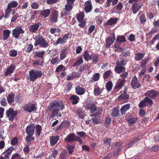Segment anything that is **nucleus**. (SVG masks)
Instances as JSON below:
<instances>
[{
	"label": "nucleus",
	"mask_w": 159,
	"mask_h": 159,
	"mask_svg": "<svg viewBox=\"0 0 159 159\" xmlns=\"http://www.w3.org/2000/svg\"><path fill=\"white\" fill-rule=\"evenodd\" d=\"M9 54L11 57H15L17 55V51L14 49L11 50L9 51Z\"/></svg>",
	"instance_id": "obj_58"
},
{
	"label": "nucleus",
	"mask_w": 159,
	"mask_h": 159,
	"mask_svg": "<svg viewBox=\"0 0 159 159\" xmlns=\"http://www.w3.org/2000/svg\"><path fill=\"white\" fill-rule=\"evenodd\" d=\"M50 12V10L48 9L43 10L41 11L40 15L43 16L44 17L46 18L49 16Z\"/></svg>",
	"instance_id": "obj_36"
},
{
	"label": "nucleus",
	"mask_w": 159,
	"mask_h": 159,
	"mask_svg": "<svg viewBox=\"0 0 159 159\" xmlns=\"http://www.w3.org/2000/svg\"><path fill=\"white\" fill-rule=\"evenodd\" d=\"M145 55V52H138L135 53L134 55V59L137 61L141 60L143 58Z\"/></svg>",
	"instance_id": "obj_29"
},
{
	"label": "nucleus",
	"mask_w": 159,
	"mask_h": 159,
	"mask_svg": "<svg viewBox=\"0 0 159 159\" xmlns=\"http://www.w3.org/2000/svg\"><path fill=\"white\" fill-rule=\"evenodd\" d=\"M153 103L152 99L146 97L143 100L140 102L138 104V107L140 108H143L145 107H150L152 106Z\"/></svg>",
	"instance_id": "obj_5"
},
{
	"label": "nucleus",
	"mask_w": 159,
	"mask_h": 159,
	"mask_svg": "<svg viewBox=\"0 0 159 159\" xmlns=\"http://www.w3.org/2000/svg\"><path fill=\"white\" fill-rule=\"evenodd\" d=\"M138 118L137 117H134L129 118L127 119L129 125H132L133 124L135 123L138 120Z\"/></svg>",
	"instance_id": "obj_38"
},
{
	"label": "nucleus",
	"mask_w": 159,
	"mask_h": 159,
	"mask_svg": "<svg viewBox=\"0 0 159 159\" xmlns=\"http://www.w3.org/2000/svg\"><path fill=\"white\" fill-rule=\"evenodd\" d=\"M119 112L118 108L115 107L111 110V115L113 117H117L119 116Z\"/></svg>",
	"instance_id": "obj_39"
},
{
	"label": "nucleus",
	"mask_w": 159,
	"mask_h": 159,
	"mask_svg": "<svg viewBox=\"0 0 159 159\" xmlns=\"http://www.w3.org/2000/svg\"><path fill=\"white\" fill-rule=\"evenodd\" d=\"M84 9L85 12L87 13L90 12L92 9V3L90 1L86 2L84 4Z\"/></svg>",
	"instance_id": "obj_18"
},
{
	"label": "nucleus",
	"mask_w": 159,
	"mask_h": 159,
	"mask_svg": "<svg viewBox=\"0 0 159 159\" xmlns=\"http://www.w3.org/2000/svg\"><path fill=\"white\" fill-rule=\"evenodd\" d=\"M102 91L99 87L95 88L94 89V93L95 96L100 95L102 93Z\"/></svg>",
	"instance_id": "obj_43"
},
{
	"label": "nucleus",
	"mask_w": 159,
	"mask_h": 159,
	"mask_svg": "<svg viewBox=\"0 0 159 159\" xmlns=\"http://www.w3.org/2000/svg\"><path fill=\"white\" fill-rule=\"evenodd\" d=\"M111 119L109 117H107L105 120L104 122L105 126L106 128L109 127L111 123Z\"/></svg>",
	"instance_id": "obj_42"
},
{
	"label": "nucleus",
	"mask_w": 159,
	"mask_h": 159,
	"mask_svg": "<svg viewBox=\"0 0 159 159\" xmlns=\"http://www.w3.org/2000/svg\"><path fill=\"white\" fill-rule=\"evenodd\" d=\"M68 48L66 47H64L61 50L60 54V59L62 60L64 59L66 57L67 53V50Z\"/></svg>",
	"instance_id": "obj_17"
},
{
	"label": "nucleus",
	"mask_w": 159,
	"mask_h": 159,
	"mask_svg": "<svg viewBox=\"0 0 159 159\" xmlns=\"http://www.w3.org/2000/svg\"><path fill=\"white\" fill-rule=\"evenodd\" d=\"M76 93L79 95H82L84 94L85 89L84 88L78 86L75 88Z\"/></svg>",
	"instance_id": "obj_25"
},
{
	"label": "nucleus",
	"mask_w": 159,
	"mask_h": 159,
	"mask_svg": "<svg viewBox=\"0 0 159 159\" xmlns=\"http://www.w3.org/2000/svg\"><path fill=\"white\" fill-rule=\"evenodd\" d=\"M128 61L127 60L122 59L120 61H118L116 62L117 66H119L123 67L125 66L126 64Z\"/></svg>",
	"instance_id": "obj_37"
},
{
	"label": "nucleus",
	"mask_w": 159,
	"mask_h": 159,
	"mask_svg": "<svg viewBox=\"0 0 159 159\" xmlns=\"http://www.w3.org/2000/svg\"><path fill=\"white\" fill-rule=\"evenodd\" d=\"M3 33L2 39L5 41L9 37L11 31L8 30H3Z\"/></svg>",
	"instance_id": "obj_32"
},
{
	"label": "nucleus",
	"mask_w": 159,
	"mask_h": 159,
	"mask_svg": "<svg viewBox=\"0 0 159 159\" xmlns=\"http://www.w3.org/2000/svg\"><path fill=\"white\" fill-rule=\"evenodd\" d=\"M98 55L97 54L93 53L91 54L90 60H92V63L93 64H97L98 62Z\"/></svg>",
	"instance_id": "obj_23"
},
{
	"label": "nucleus",
	"mask_w": 159,
	"mask_h": 159,
	"mask_svg": "<svg viewBox=\"0 0 159 159\" xmlns=\"http://www.w3.org/2000/svg\"><path fill=\"white\" fill-rule=\"evenodd\" d=\"M113 86L112 83L111 81H108L106 85V89L108 92H110L112 89Z\"/></svg>",
	"instance_id": "obj_44"
},
{
	"label": "nucleus",
	"mask_w": 159,
	"mask_h": 159,
	"mask_svg": "<svg viewBox=\"0 0 159 159\" xmlns=\"http://www.w3.org/2000/svg\"><path fill=\"white\" fill-rule=\"evenodd\" d=\"M77 136L75 134L70 133L64 139V140L67 142L75 141Z\"/></svg>",
	"instance_id": "obj_16"
},
{
	"label": "nucleus",
	"mask_w": 159,
	"mask_h": 159,
	"mask_svg": "<svg viewBox=\"0 0 159 159\" xmlns=\"http://www.w3.org/2000/svg\"><path fill=\"white\" fill-rule=\"evenodd\" d=\"M18 3L16 1L11 2L8 4V7L11 9V7H16L18 5Z\"/></svg>",
	"instance_id": "obj_48"
},
{
	"label": "nucleus",
	"mask_w": 159,
	"mask_h": 159,
	"mask_svg": "<svg viewBox=\"0 0 159 159\" xmlns=\"http://www.w3.org/2000/svg\"><path fill=\"white\" fill-rule=\"evenodd\" d=\"M125 37L124 35H119L117 37L116 42H119L121 44L122 43L125 42Z\"/></svg>",
	"instance_id": "obj_40"
},
{
	"label": "nucleus",
	"mask_w": 159,
	"mask_h": 159,
	"mask_svg": "<svg viewBox=\"0 0 159 159\" xmlns=\"http://www.w3.org/2000/svg\"><path fill=\"white\" fill-rule=\"evenodd\" d=\"M0 102L1 106L3 107H6L7 106V104L6 99L5 98H2Z\"/></svg>",
	"instance_id": "obj_64"
},
{
	"label": "nucleus",
	"mask_w": 159,
	"mask_h": 159,
	"mask_svg": "<svg viewBox=\"0 0 159 159\" xmlns=\"http://www.w3.org/2000/svg\"><path fill=\"white\" fill-rule=\"evenodd\" d=\"M118 19L117 18H111L106 23V25H111L113 24H115L117 23Z\"/></svg>",
	"instance_id": "obj_31"
},
{
	"label": "nucleus",
	"mask_w": 159,
	"mask_h": 159,
	"mask_svg": "<svg viewBox=\"0 0 159 159\" xmlns=\"http://www.w3.org/2000/svg\"><path fill=\"white\" fill-rule=\"evenodd\" d=\"M131 85L132 87L134 89L139 88L141 87V84L138 82L137 78L135 76H134L132 78Z\"/></svg>",
	"instance_id": "obj_14"
},
{
	"label": "nucleus",
	"mask_w": 159,
	"mask_h": 159,
	"mask_svg": "<svg viewBox=\"0 0 159 159\" xmlns=\"http://www.w3.org/2000/svg\"><path fill=\"white\" fill-rule=\"evenodd\" d=\"M64 107V104L62 101L54 100L49 104L48 109V110L52 111V117H53L55 116L61 117L62 115L61 112L59 111L62 110Z\"/></svg>",
	"instance_id": "obj_1"
},
{
	"label": "nucleus",
	"mask_w": 159,
	"mask_h": 159,
	"mask_svg": "<svg viewBox=\"0 0 159 159\" xmlns=\"http://www.w3.org/2000/svg\"><path fill=\"white\" fill-rule=\"evenodd\" d=\"M125 80H121L120 79L117 81V83L115 85L116 88L120 89L124 85V82Z\"/></svg>",
	"instance_id": "obj_30"
},
{
	"label": "nucleus",
	"mask_w": 159,
	"mask_h": 159,
	"mask_svg": "<svg viewBox=\"0 0 159 159\" xmlns=\"http://www.w3.org/2000/svg\"><path fill=\"white\" fill-rule=\"evenodd\" d=\"M24 33L25 31L21 26H17L12 30L13 36L16 39L18 38L20 34H23Z\"/></svg>",
	"instance_id": "obj_9"
},
{
	"label": "nucleus",
	"mask_w": 159,
	"mask_h": 159,
	"mask_svg": "<svg viewBox=\"0 0 159 159\" xmlns=\"http://www.w3.org/2000/svg\"><path fill=\"white\" fill-rule=\"evenodd\" d=\"M138 140L134 139L131 140L127 145H125V148L127 149L132 147L133 146L134 144Z\"/></svg>",
	"instance_id": "obj_46"
},
{
	"label": "nucleus",
	"mask_w": 159,
	"mask_h": 159,
	"mask_svg": "<svg viewBox=\"0 0 159 159\" xmlns=\"http://www.w3.org/2000/svg\"><path fill=\"white\" fill-rule=\"evenodd\" d=\"M15 96V94L12 92L8 94L7 98L9 104H11L14 102Z\"/></svg>",
	"instance_id": "obj_26"
},
{
	"label": "nucleus",
	"mask_w": 159,
	"mask_h": 159,
	"mask_svg": "<svg viewBox=\"0 0 159 159\" xmlns=\"http://www.w3.org/2000/svg\"><path fill=\"white\" fill-rule=\"evenodd\" d=\"M33 48V45L31 44H29L25 50V52L27 53H30Z\"/></svg>",
	"instance_id": "obj_60"
},
{
	"label": "nucleus",
	"mask_w": 159,
	"mask_h": 159,
	"mask_svg": "<svg viewBox=\"0 0 159 159\" xmlns=\"http://www.w3.org/2000/svg\"><path fill=\"white\" fill-rule=\"evenodd\" d=\"M84 15L81 13L78 15L77 17V19L79 22H82L84 18Z\"/></svg>",
	"instance_id": "obj_57"
},
{
	"label": "nucleus",
	"mask_w": 159,
	"mask_h": 159,
	"mask_svg": "<svg viewBox=\"0 0 159 159\" xmlns=\"http://www.w3.org/2000/svg\"><path fill=\"white\" fill-rule=\"evenodd\" d=\"M17 114V111H15L14 109L11 108H9L6 112L7 116L9 120L11 121H12L16 119V116Z\"/></svg>",
	"instance_id": "obj_7"
},
{
	"label": "nucleus",
	"mask_w": 159,
	"mask_h": 159,
	"mask_svg": "<svg viewBox=\"0 0 159 159\" xmlns=\"http://www.w3.org/2000/svg\"><path fill=\"white\" fill-rule=\"evenodd\" d=\"M130 104L127 103L121 106L120 109L121 113L122 115L125 114L126 112L130 109Z\"/></svg>",
	"instance_id": "obj_21"
},
{
	"label": "nucleus",
	"mask_w": 159,
	"mask_h": 159,
	"mask_svg": "<svg viewBox=\"0 0 159 159\" xmlns=\"http://www.w3.org/2000/svg\"><path fill=\"white\" fill-rule=\"evenodd\" d=\"M144 95L151 99H154L159 95V93L155 90L151 89L150 90L147 91L144 93Z\"/></svg>",
	"instance_id": "obj_11"
},
{
	"label": "nucleus",
	"mask_w": 159,
	"mask_h": 159,
	"mask_svg": "<svg viewBox=\"0 0 159 159\" xmlns=\"http://www.w3.org/2000/svg\"><path fill=\"white\" fill-rule=\"evenodd\" d=\"M65 70V67L62 65L59 66L56 69V71L59 72Z\"/></svg>",
	"instance_id": "obj_59"
},
{
	"label": "nucleus",
	"mask_w": 159,
	"mask_h": 159,
	"mask_svg": "<svg viewBox=\"0 0 159 159\" xmlns=\"http://www.w3.org/2000/svg\"><path fill=\"white\" fill-rule=\"evenodd\" d=\"M73 7V6L70 3H67L65 5L64 10L61 13V17H63L64 16L70 15L71 14L70 11Z\"/></svg>",
	"instance_id": "obj_10"
},
{
	"label": "nucleus",
	"mask_w": 159,
	"mask_h": 159,
	"mask_svg": "<svg viewBox=\"0 0 159 159\" xmlns=\"http://www.w3.org/2000/svg\"><path fill=\"white\" fill-rule=\"evenodd\" d=\"M97 102H87L84 103V107L86 110H89L90 113H93L97 110L98 107L96 105Z\"/></svg>",
	"instance_id": "obj_6"
},
{
	"label": "nucleus",
	"mask_w": 159,
	"mask_h": 159,
	"mask_svg": "<svg viewBox=\"0 0 159 159\" xmlns=\"http://www.w3.org/2000/svg\"><path fill=\"white\" fill-rule=\"evenodd\" d=\"M114 70L116 73L120 74L125 71V68L122 66H117L115 67Z\"/></svg>",
	"instance_id": "obj_34"
},
{
	"label": "nucleus",
	"mask_w": 159,
	"mask_h": 159,
	"mask_svg": "<svg viewBox=\"0 0 159 159\" xmlns=\"http://www.w3.org/2000/svg\"><path fill=\"white\" fill-rule=\"evenodd\" d=\"M102 109H99L98 111L95 113L90 115V116L91 117L96 116L99 118L102 114Z\"/></svg>",
	"instance_id": "obj_47"
},
{
	"label": "nucleus",
	"mask_w": 159,
	"mask_h": 159,
	"mask_svg": "<svg viewBox=\"0 0 159 159\" xmlns=\"http://www.w3.org/2000/svg\"><path fill=\"white\" fill-rule=\"evenodd\" d=\"M58 17V12L55 10L52 13V16L50 20V22L52 23L56 22L57 21Z\"/></svg>",
	"instance_id": "obj_24"
},
{
	"label": "nucleus",
	"mask_w": 159,
	"mask_h": 159,
	"mask_svg": "<svg viewBox=\"0 0 159 159\" xmlns=\"http://www.w3.org/2000/svg\"><path fill=\"white\" fill-rule=\"evenodd\" d=\"M42 128L40 125H37L36 126V132L37 133L38 136H39L42 133Z\"/></svg>",
	"instance_id": "obj_50"
},
{
	"label": "nucleus",
	"mask_w": 159,
	"mask_h": 159,
	"mask_svg": "<svg viewBox=\"0 0 159 159\" xmlns=\"http://www.w3.org/2000/svg\"><path fill=\"white\" fill-rule=\"evenodd\" d=\"M16 68V66L14 65H11L7 69L6 71L4 73V75L7 76L12 73Z\"/></svg>",
	"instance_id": "obj_20"
},
{
	"label": "nucleus",
	"mask_w": 159,
	"mask_h": 159,
	"mask_svg": "<svg viewBox=\"0 0 159 159\" xmlns=\"http://www.w3.org/2000/svg\"><path fill=\"white\" fill-rule=\"evenodd\" d=\"M22 108L24 111L30 113L36 110L35 104L31 102L25 103L22 106Z\"/></svg>",
	"instance_id": "obj_8"
},
{
	"label": "nucleus",
	"mask_w": 159,
	"mask_h": 159,
	"mask_svg": "<svg viewBox=\"0 0 159 159\" xmlns=\"http://www.w3.org/2000/svg\"><path fill=\"white\" fill-rule=\"evenodd\" d=\"M159 39V34H157L155 35L151 42L149 43L150 45L153 44L157 39Z\"/></svg>",
	"instance_id": "obj_55"
},
{
	"label": "nucleus",
	"mask_w": 159,
	"mask_h": 159,
	"mask_svg": "<svg viewBox=\"0 0 159 159\" xmlns=\"http://www.w3.org/2000/svg\"><path fill=\"white\" fill-rule=\"evenodd\" d=\"M41 25V24L39 22L35 24L31 25L29 27V30L31 33H35L39 28Z\"/></svg>",
	"instance_id": "obj_19"
},
{
	"label": "nucleus",
	"mask_w": 159,
	"mask_h": 159,
	"mask_svg": "<svg viewBox=\"0 0 159 159\" xmlns=\"http://www.w3.org/2000/svg\"><path fill=\"white\" fill-rule=\"evenodd\" d=\"M35 126L33 125L30 124L27 126L26 128L25 132L27 135H33Z\"/></svg>",
	"instance_id": "obj_15"
},
{
	"label": "nucleus",
	"mask_w": 159,
	"mask_h": 159,
	"mask_svg": "<svg viewBox=\"0 0 159 159\" xmlns=\"http://www.w3.org/2000/svg\"><path fill=\"white\" fill-rule=\"evenodd\" d=\"M45 52L44 51H42L41 52H36L34 54L35 57H39L42 58V60H44V56Z\"/></svg>",
	"instance_id": "obj_35"
},
{
	"label": "nucleus",
	"mask_w": 159,
	"mask_h": 159,
	"mask_svg": "<svg viewBox=\"0 0 159 159\" xmlns=\"http://www.w3.org/2000/svg\"><path fill=\"white\" fill-rule=\"evenodd\" d=\"M148 61V59H144L141 62V67L143 69L146 68L145 67L146 64Z\"/></svg>",
	"instance_id": "obj_63"
},
{
	"label": "nucleus",
	"mask_w": 159,
	"mask_h": 159,
	"mask_svg": "<svg viewBox=\"0 0 159 159\" xmlns=\"http://www.w3.org/2000/svg\"><path fill=\"white\" fill-rule=\"evenodd\" d=\"M91 55H90L88 53V51L85 50L83 54V57L84 60L87 61L90 60Z\"/></svg>",
	"instance_id": "obj_45"
},
{
	"label": "nucleus",
	"mask_w": 159,
	"mask_h": 159,
	"mask_svg": "<svg viewBox=\"0 0 159 159\" xmlns=\"http://www.w3.org/2000/svg\"><path fill=\"white\" fill-rule=\"evenodd\" d=\"M69 99L71 101V102L72 104L75 105L79 102L80 98L78 96L74 95L70 97Z\"/></svg>",
	"instance_id": "obj_22"
},
{
	"label": "nucleus",
	"mask_w": 159,
	"mask_h": 159,
	"mask_svg": "<svg viewBox=\"0 0 159 159\" xmlns=\"http://www.w3.org/2000/svg\"><path fill=\"white\" fill-rule=\"evenodd\" d=\"M129 2L133 4L131 9L132 10L133 13L135 14L139 11L142 7L143 5L141 3L139 0H129Z\"/></svg>",
	"instance_id": "obj_4"
},
{
	"label": "nucleus",
	"mask_w": 159,
	"mask_h": 159,
	"mask_svg": "<svg viewBox=\"0 0 159 159\" xmlns=\"http://www.w3.org/2000/svg\"><path fill=\"white\" fill-rule=\"evenodd\" d=\"M139 20L141 24H144L146 21V16L144 14H142L139 17Z\"/></svg>",
	"instance_id": "obj_52"
},
{
	"label": "nucleus",
	"mask_w": 159,
	"mask_h": 159,
	"mask_svg": "<svg viewBox=\"0 0 159 159\" xmlns=\"http://www.w3.org/2000/svg\"><path fill=\"white\" fill-rule=\"evenodd\" d=\"M76 113L79 117L82 119H83L86 116V114L83 111L82 109L80 108L76 111Z\"/></svg>",
	"instance_id": "obj_33"
},
{
	"label": "nucleus",
	"mask_w": 159,
	"mask_h": 159,
	"mask_svg": "<svg viewBox=\"0 0 159 159\" xmlns=\"http://www.w3.org/2000/svg\"><path fill=\"white\" fill-rule=\"evenodd\" d=\"M119 0H107V5L106 7H108L111 5V3L112 2V5L114 6L116 5L118 2Z\"/></svg>",
	"instance_id": "obj_41"
},
{
	"label": "nucleus",
	"mask_w": 159,
	"mask_h": 159,
	"mask_svg": "<svg viewBox=\"0 0 159 159\" xmlns=\"http://www.w3.org/2000/svg\"><path fill=\"white\" fill-rule=\"evenodd\" d=\"M100 75L99 73H95L91 80V82H93V81H97L99 79Z\"/></svg>",
	"instance_id": "obj_49"
},
{
	"label": "nucleus",
	"mask_w": 159,
	"mask_h": 159,
	"mask_svg": "<svg viewBox=\"0 0 159 159\" xmlns=\"http://www.w3.org/2000/svg\"><path fill=\"white\" fill-rule=\"evenodd\" d=\"M94 117H92L91 120L93 123L94 124H99L100 123V121L98 120V118L96 116H93Z\"/></svg>",
	"instance_id": "obj_61"
},
{
	"label": "nucleus",
	"mask_w": 159,
	"mask_h": 159,
	"mask_svg": "<svg viewBox=\"0 0 159 159\" xmlns=\"http://www.w3.org/2000/svg\"><path fill=\"white\" fill-rule=\"evenodd\" d=\"M118 98L120 100H123L125 101L126 102H127L129 99V95L127 93L124 92L123 93L120 95Z\"/></svg>",
	"instance_id": "obj_28"
},
{
	"label": "nucleus",
	"mask_w": 159,
	"mask_h": 159,
	"mask_svg": "<svg viewBox=\"0 0 159 159\" xmlns=\"http://www.w3.org/2000/svg\"><path fill=\"white\" fill-rule=\"evenodd\" d=\"M29 74L28 80L33 82L38 78L41 77L44 73L41 70H37L35 69L30 70L29 72Z\"/></svg>",
	"instance_id": "obj_3"
},
{
	"label": "nucleus",
	"mask_w": 159,
	"mask_h": 159,
	"mask_svg": "<svg viewBox=\"0 0 159 159\" xmlns=\"http://www.w3.org/2000/svg\"><path fill=\"white\" fill-rule=\"evenodd\" d=\"M69 35V34H65L62 38H58L56 42L53 43V45L56 46L59 44L61 45L64 44L68 39Z\"/></svg>",
	"instance_id": "obj_12"
},
{
	"label": "nucleus",
	"mask_w": 159,
	"mask_h": 159,
	"mask_svg": "<svg viewBox=\"0 0 159 159\" xmlns=\"http://www.w3.org/2000/svg\"><path fill=\"white\" fill-rule=\"evenodd\" d=\"M75 148V147L74 146L70 145H68L66 147V148L68 151V152L69 154H71L72 153Z\"/></svg>",
	"instance_id": "obj_51"
},
{
	"label": "nucleus",
	"mask_w": 159,
	"mask_h": 159,
	"mask_svg": "<svg viewBox=\"0 0 159 159\" xmlns=\"http://www.w3.org/2000/svg\"><path fill=\"white\" fill-rule=\"evenodd\" d=\"M116 39L115 34L114 33L111 34L108 38L106 39V46L107 48H110Z\"/></svg>",
	"instance_id": "obj_13"
},
{
	"label": "nucleus",
	"mask_w": 159,
	"mask_h": 159,
	"mask_svg": "<svg viewBox=\"0 0 159 159\" xmlns=\"http://www.w3.org/2000/svg\"><path fill=\"white\" fill-rule=\"evenodd\" d=\"M83 61L82 58H79L77 61L73 64V66L75 67L80 66L82 63L83 62Z\"/></svg>",
	"instance_id": "obj_54"
},
{
	"label": "nucleus",
	"mask_w": 159,
	"mask_h": 159,
	"mask_svg": "<svg viewBox=\"0 0 159 159\" xmlns=\"http://www.w3.org/2000/svg\"><path fill=\"white\" fill-rule=\"evenodd\" d=\"M11 11V9L8 7L6 9L5 15H4V17L5 19L9 17Z\"/></svg>",
	"instance_id": "obj_53"
},
{
	"label": "nucleus",
	"mask_w": 159,
	"mask_h": 159,
	"mask_svg": "<svg viewBox=\"0 0 159 159\" xmlns=\"http://www.w3.org/2000/svg\"><path fill=\"white\" fill-rule=\"evenodd\" d=\"M33 135H28L25 138V141L27 143H30L31 141L34 140L35 138L34 137H32Z\"/></svg>",
	"instance_id": "obj_56"
},
{
	"label": "nucleus",
	"mask_w": 159,
	"mask_h": 159,
	"mask_svg": "<svg viewBox=\"0 0 159 159\" xmlns=\"http://www.w3.org/2000/svg\"><path fill=\"white\" fill-rule=\"evenodd\" d=\"M59 136H53L50 137V143L51 146H53L57 143L59 139Z\"/></svg>",
	"instance_id": "obj_27"
},
{
	"label": "nucleus",
	"mask_w": 159,
	"mask_h": 159,
	"mask_svg": "<svg viewBox=\"0 0 159 159\" xmlns=\"http://www.w3.org/2000/svg\"><path fill=\"white\" fill-rule=\"evenodd\" d=\"M76 134L78 136L81 138L84 137L85 138L87 136L85 133L83 131L77 132H76Z\"/></svg>",
	"instance_id": "obj_62"
},
{
	"label": "nucleus",
	"mask_w": 159,
	"mask_h": 159,
	"mask_svg": "<svg viewBox=\"0 0 159 159\" xmlns=\"http://www.w3.org/2000/svg\"><path fill=\"white\" fill-rule=\"evenodd\" d=\"M34 39L35 41L34 44L35 46L39 45L40 47L46 48L49 45L48 43L40 34L36 35Z\"/></svg>",
	"instance_id": "obj_2"
}]
</instances>
